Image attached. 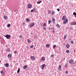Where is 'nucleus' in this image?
<instances>
[{
    "label": "nucleus",
    "mask_w": 76,
    "mask_h": 76,
    "mask_svg": "<svg viewBox=\"0 0 76 76\" xmlns=\"http://www.w3.org/2000/svg\"><path fill=\"white\" fill-rule=\"evenodd\" d=\"M30 59L31 60H34L35 59V57L34 56H30Z\"/></svg>",
    "instance_id": "f257e3e1"
},
{
    "label": "nucleus",
    "mask_w": 76,
    "mask_h": 76,
    "mask_svg": "<svg viewBox=\"0 0 76 76\" xmlns=\"http://www.w3.org/2000/svg\"><path fill=\"white\" fill-rule=\"evenodd\" d=\"M10 35H9V34H7L6 35L5 37L7 38V39H9L10 38Z\"/></svg>",
    "instance_id": "f03ea898"
},
{
    "label": "nucleus",
    "mask_w": 76,
    "mask_h": 76,
    "mask_svg": "<svg viewBox=\"0 0 76 76\" xmlns=\"http://www.w3.org/2000/svg\"><path fill=\"white\" fill-rule=\"evenodd\" d=\"M45 64H42L41 66V67L42 69V70H43L44 69V68L45 67Z\"/></svg>",
    "instance_id": "7ed1b4c3"
},
{
    "label": "nucleus",
    "mask_w": 76,
    "mask_h": 76,
    "mask_svg": "<svg viewBox=\"0 0 76 76\" xmlns=\"http://www.w3.org/2000/svg\"><path fill=\"white\" fill-rule=\"evenodd\" d=\"M67 21H68V20H67V19H65L63 23H64V24H65V23H66L67 22Z\"/></svg>",
    "instance_id": "20e7f679"
},
{
    "label": "nucleus",
    "mask_w": 76,
    "mask_h": 76,
    "mask_svg": "<svg viewBox=\"0 0 76 76\" xmlns=\"http://www.w3.org/2000/svg\"><path fill=\"white\" fill-rule=\"evenodd\" d=\"M76 25V22H74L73 23H71V25Z\"/></svg>",
    "instance_id": "39448f33"
},
{
    "label": "nucleus",
    "mask_w": 76,
    "mask_h": 76,
    "mask_svg": "<svg viewBox=\"0 0 76 76\" xmlns=\"http://www.w3.org/2000/svg\"><path fill=\"white\" fill-rule=\"evenodd\" d=\"M73 60L72 59L70 60L69 61V63H71V64H72V63H73Z\"/></svg>",
    "instance_id": "423d86ee"
},
{
    "label": "nucleus",
    "mask_w": 76,
    "mask_h": 76,
    "mask_svg": "<svg viewBox=\"0 0 76 76\" xmlns=\"http://www.w3.org/2000/svg\"><path fill=\"white\" fill-rule=\"evenodd\" d=\"M4 66L6 67H9V64L6 63L5 64Z\"/></svg>",
    "instance_id": "0eeeda50"
},
{
    "label": "nucleus",
    "mask_w": 76,
    "mask_h": 76,
    "mask_svg": "<svg viewBox=\"0 0 76 76\" xmlns=\"http://www.w3.org/2000/svg\"><path fill=\"white\" fill-rule=\"evenodd\" d=\"M58 70L61 71V65H59L58 67Z\"/></svg>",
    "instance_id": "6e6552de"
},
{
    "label": "nucleus",
    "mask_w": 76,
    "mask_h": 76,
    "mask_svg": "<svg viewBox=\"0 0 76 76\" xmlns=\"http://www.w3.org/2000/svg\"><path fill=\"white\" fill-rule=\"evenodd\" d=\"M28 8H31L32 7V5L31 4H29L28 5Z\"/></svg>",
    "instance_id": "1a4fd4ad"
},
{
    "label": "nucleus",
    "mask_w": 76,
    "mask_h": 76,
    "mask_svg": "<svg viewBox=\"0 0 76 76\" xmlns=\"http://www.w3.org/2000/svg\"><path fill=\"white\" fill-rule=\"evenodd\" d=\"M11 57H12V55L10 54H9V55H8V56H7V57L8 58H11Z\"/></svg>",
    "instance_id": "9d476101"
},
{
    "label": "nucleus",
    "mask_w": 76,
    "mask_h": 76,
    "mask_svg": "<svg viewBox=\"0 0 76 76\" xmlns=\"http://www.w3.org/2000/svg\"><path fill=\"white\" fill-rule=\"evenodd\" d=\"M42 60L43 61H44L45 60V58L44 57H43L42 58H41Z\"/></svg>",
    "instance_id": "9b49d317"
},
{
    "label": "nucleus",
    "mask_w": 76,
    "mask_h": 76,
    "mask_svg": "<svg viewBox=\"0 0 76 76\" xmlns=\"http://www.w3.org/2000/svg\"><path fill=\"white\" fill-rule=\"evenodd\" d=\"M34 24H35L34 23H32L30 25L31 27H32V26H33L34 25Z\"/></svg>",
    "instance_id": "f8f14e48"
},
{
    "label": "nucleus",
    "mask_w": 76,
    "mask_h": 76,
    "mask_svg": "<svg viewBox=\"0 0 76 76\" xmlns=\"http://www.w3.org/2000/svg\"><path fill=\"white\" fill-rule=\"evenodd\" d=\"M66 48H69V47L70 45H69V44H67V45H66Z\"/></svg>",
    "instance_id": "ddd939ff"
},
{
    "label": "nucleus",
    "mask_w": 76,
    "mask_h": 76,
    "mask_svg": "<svg viewBox=\"0 0 76 76\" xmlns=\"http://www.w3.org/2000/svg\"><path fill=\"white\" fill-rule=\"evenodd\" d=\"M20 72V68H18V70L17 71V74H18Z\"/></svg>",
    "instance_id": "4468645a"
},
{
    "label": "nucleus",
    "mask_w": 76,
    "mask_h": 76,
    "mask_svg": "<svg viewBox=\"0 0 76 76\" xmlns=\"http://www.w3.org/2000/svg\"><path fill=\"white\" fill-rule=\"evenodd\" d=\"M56 47H57V46H56V45H53V49H55V48H56Z\"/></svg>",
    "instance_id": "2eb2a0df"
},
{
    "label": "nucleus",
    "mask_w": 76,
    "mask_h": 76,
    "mask_svg": "<svg viewBox=\"0 0 76 76\" xmlns=\"http://www.w3.org/2000/svg\"><path fill=\"white\" fill-rule=\"evenodd\" d=\"M4 18L5 19H7V17L6 16H4Z\"/></svg>",
    "instance_id": "dca6fc26"
},
{
    "label": "nucleus",
    "mask_w": 76,
    "mask_h": 76,
    "mask_svg": "<svg viewBox=\"0 0 76 76\" xmlns=\"http://www.w3.org/2000/svg\"><path fill=\"white\" fill-rule=\"evenodd\" d=\"M52 21L53 23H54V22H55V19H54V18H52Z\"/></svg>",
    "instance_id": "f3484780"
},
{
    "label": "nucleus",
    "mask_w": 76,
    "mask_h": 76,
    "mask_svg": "<svg viewBox=\"0 0 76 76\" xmlns=\"http://www.w3.org/2000/svg\"><path fill=\"white\" fill-rule=\"evenodd\" d=\"M23 68H24V69H26V68H27V65H25L23 67Z\"/></svg>",
    "instance_id": "a211bd4d"
},
{
    "label": "nucleus",
    "mask_w": 76,
    "mask_h": 76,
    "mask_svg": "<svg viewBox=\"0 0 76 76\" xmlns=\"http://www.w3.org/2000/svg\"><path fill=\"white\" fill-rule=\"evenodd\" d=\"M46 47L48 48L49 47V46H50V45L49 44H47L46 45Z\"/></svg>",
    "instance_id": "6ab92c4d"
},
{
    "label": "nucleus",
    "mask_w": 76,
    "mask_h": 76,
    "mask_svg": "<svg viewBox=\"0 0 76 76\" xmlns=\"http://www.w3.org/2000/svg\"><path fill=\"white\" fill-rule=\"evenodd\" d=\"M54 13H55V12L54 11H53L52 13V15H54Z\"/></svg>",
    "instance_id": "aec40b11"
},
{
    "label": "nucleus",
    "mask_w": 76,
    "mask_h": 76,
    "mask_svg": "<svg viewBox=\"0 0 76 76\" xmlns=\"http://www.w3.org/2000/svg\"><path fill=\"white\" fill-rule=\"evenodd\" d=\"M17 53H18V51H15L14 52V53L15 54H16Z\"/></svg>",
    "instance_id": "412c9836"
},
{
    "label": "nucleus",
    "mask_w": 76,
    "mask_h": 76,
    "mask_svg": "<svg viewBox=\"0 0 76 76\" xmlns=\"http://www.w3.org/2000/svg\"><path fill=\"white\" fill-rule=\"evenodd\" d=\"M6 51H7V52H9L10 51V49L7 48V49H6Z\"/></svg>",
    "instance_id": "4be33fe9"
},
{
    "label": "nucleus",
    "mask_w": 76,
    "mask_h": 76,
    "mask_svg": "<svg viewBox=\"0 0 76 76\" xmlns=\"http://www.w3.org/2000/svg\"><path fill=\"white\" fill-rule=\"evenodd\" d=\"M7 27H8V28H9V27H10V24H8L7 25Z\"/></svg>",
    "instance_id": "5701e85b"
},
{
    "label": "nucleus",
    "mask_w": 76,
    "mask_h": 76,
    "mask_svg": "<svg viewBox=\"0 0 76 76\" xmlns=\"http://www.w3.org/2000/svg\"><path fill=\"white\" fill-rule=\"evenodd\" d=\"M42 2V1H39L37 2V4H39L40 3H41Z\"/></svg>",
    "instance_id": "b1692460"
},
{
    "label": "nucleus",
    "mask_w": 76,
    "mask_h": 76,
    "mask_svg": "<svg viewBox=\"0 0 76 76\" xmlns=\"http://www.w3.org/2000/svg\"><path fill=\"white\" fill-rule=\"evenodd\" d=\"M51 13V11L50 10H49L48 11V13H49V14H50Z\"/></svg>",
    "instance_id": "393cba45"
},
{
    "label": "nucleus",
    "mask_w": 76,
    "mask_h": 76,
    "mask_svg": "<svg viewBox=\"0 0 76 76\" xmlns=\"http://www.w3.org/2000/svg\"><path fill=\"white\" fill-rule=\"evenodd\" d=\"M26 21L27 22H29V21H30V20L29 19H26Z\"/></svg>",
    "instance_id": "a878e982"
},
{
    "label": "nucleus",
    "mask_w": 76,
    "mask_h": 76,
    "mask_svg": "<svg viewBox=\"0 0 76 76\" xmlns=\"http://www.w3.org/2000/svg\"><path fill=\"white\" fill-rule=\"evenodd\" d=\"M23 37L22 36V35H20L19 36V38H22Z\"/></svg>",
    "instance_id": "bb28decb"
},
{
    "label": "nucleus",
    "mask_w": 76,
    "mask_h": 76,
    "mask_svg": "<svg viewBox=\"0 0 76 76\" xmlns=\"http://www.w3.org/2000/svg\"><path fill=\"white\" fill-rule=\"evenodd\" d=\"M27 42L28 43H30V42H31V41L29 39H28L27 40Z\"/></svg>",
    "instance_id": "cd10ccee"
},
{
    "label": "nucleus",
    "mask_w": 76,
    "mask_h": 76,
    "mask_svg": "<svg viewBox=\"0 0 76 76\" xmlns=\"http://www.w3.org/2000/svg\"><path fill=\"white\" fill-rule=\"evenodd\" d=\"M56 26L57 27H60V25H59V24H56Z\"/></svg>",
    "instance_id": "c85d7f7f"
},
{
    "label": "nucleus",
    "mask_w": 76,
    "mask_h": 76,
    "mask_svg": "<svg viewBox=\"0 0 76 76\" xmlns=\"http://www.w3.org/2000/svg\"><path fill=\"white\" fill-rule=\"evenodd\" d=\"M69 50H67L66 51V53H69Z\"/></svg>",
    "instance_id": "c756f323"
},
{
    "label": "nucleus",
    "mask_w": 76,
    "mask_h": 76,
    "mask_svg": "<svg viewBox=\"0 0 76 76\" xmlns=\"http://www.w3.org/2000/svg\"><path fill=\"white\" fill-rule=\"evenodd\" d=\"M65 17H64V16H63L62 18V19L63 20H64V18H65Z\"/></svg>",
    "instance_id": "7c9ffc66"
},
{
    "label": "nucleus",
    "mask_w": 76,
    "mask_h": 76,
    "mask_svg": "<svg viewBox=\"0 0 76 76\" xmlns=\"http://www.w3.org/2000/svg\"><path fill=\"white\" fill-rule=\"evenodd\" d=\"M33 47H34V45H31L30 46V48H32Z\"/></svg>",
    "instance_id": "2f4dec72"
},
{
    "label": "nucleus",
    "mask_w": 76,
    "mask_h": 76,
    "mask_svg": "<svg viewBox=\"0 0 76 76\" xmlns=\"http://www.w3.org/2000/svg\"><path fill=\"white\" fill-rule=\"evenodd\" d=\"M66 37H67V36L66 35H65L64 37V39H65L66 38Z\"/></svg>",
    "instance_id": "473e14b6"
},
{
    "label": "nucleus",
    "mask_w": 76,
    "mask_h": 76,
    "mask_svg": "<svg viewBox=\"0 0 76 76\" xmlns=\"http://www.w3.org/2000/svg\"><path fill=\"white\" fill-rule=\"evenodd\" d=\"M73 15H76V13L74 12L73 13Z\"/></svg>",
    "instance_id": "72a5a7b5"
},
{
    "label": "nucleus",
    "mask_w": 76,
    "mask_h": 76,
    "mask_svg": "<svg viewBox=\"0 0 76 76\" xmlns=\"http://www.w3.org/2000/svg\"><path fill=\"white\" fill-rule=\"evenodd\" d=\"M46 25V23H44L43 24V26H45Z\"/></svg>",
    "instance_id": "f704fd0d"
},
{
    "label": "nucleus",
    "mask_w": 76,
    "mask_h": 76,
    "mask_svg": "<svg viewBox=\"0 0 76 76\" xmlns=\"http://www.w3.org/2000/svg\"><path fill=\"white\" fill-rule=\"evenodd\" d=\"M50 22H51V21L50 20H49L48 21V24H50Z\"/></svg>",
    "instance_id": "c9c22d12"
},
{
    "label": "nucleus",
    "mask_w": 76,
    "mask_h": 76,
    "mask_svg": "<svg viewBox=\"0 0 76 76\" xmlns=\"http://www.w3.org/2000/svg\"><path fill=\"white\" fill-rule=\"evenodd\" d=\"M51 56L52 57H54V55H53V54L51 55Z\"/></svg>",
    "instance_id": "e433bc0d"
},
{
    "label": "nucleus",
    "mask_w": 76,
    "mask_h": 76,
    "mask_svg": "<svg viewBox=\"0 0 76 76\" xmlns=\"http://www.w3.org/2000/svg\"><path fill=\"white\" fill-rule=\"evenodd\" d=\"M52 32L53 33H54V32H55V31H54V30H53L52 31Z\"/></svg>",
    "instance_id": "4c0bfd02"
},
{
    "label": "nucleus",
    "mask_w": 76,
    "mask_h": 76,
    "mask_svg": "<svg viewBox=\"0 0 76 76\" xmlns=\"http://www.w3.org/2000/svg\"><path fill=\"white\" fill-rule=\"evenodd\" d=\"M34 38H37V36H36L34 37Z\"/></svg>",
    "instance_id": "58836bf2"
},
{
    "label": "nucleus",
    "mask_w": 76,
    "mask_h": 76,
    "mask_svg": "<svg viewBox=\"0 0 76 76\" xmlns=\"http://www.w3.org/2000/svg\"><path fill=\"white\" fill-rule=\"evenodd\" d=\"M67 64H66L65 65V67H67Z\"/></svg>",
    "instance_id": "ea45409f"
},
{
    "label": "nucleus",
    "mask_w": 76,
    "mask_h": 76,
    "mask_svg": "<svg viewBox=\"0 0 76 76\" xmlns=\"http://www.w3.org/2000/svg\"><path fill=\"white\" fill-rule=\"evenodd\" d=\"M57 10H58V12H59L60 11V10L58 9H57Z\"/></svg>",
    "instance_id": "a19ab883"
},
{
    "label": "nucleus",
    "mask_w": 76,
    "mask_h": 76,
    "mask_svg": "<svg viewBox=\"0 0 76 76\" xmlns=\"http://www.w3.org/2000/svg\"><path fill=\"white\" fill-rule=\"evenodd\" d=\"M71 44H73V41H72L71 42Z\"/></svg>",
    "instance_id": "79ce46f5"
},
{
    "label": "nucleus",
    "mask_w": 76,
    "mask_h": 76,
    "mask_svg": "<svg viewBox=\"0 0 76 76\" xmlns=\"http://www.w3.org/2000/svg\"><path fill=\"white\" fill-rule=\"evenodd\" d=\"M52 30H54V28H52Z\"/></svg>",
    "instance_id": "37998d69"
},
{
    "label": "nucleus",
    "mask_w": 76,
    "mask_h": 76,
    "mask_svg": "<svg viewBox=\"0 0 76 76\" xmlns=\"http://www.w3.org/2000/svg\"><path fill=\"white\" fill-rule=\"evenodd\" d=\"M65 73H68V71H66L65 72Z\"/></svg>",
    "instance_id": "c03bdc74"
},
{
    "label": "nucleus",
    "mask_w": 76,
    "mask_h": 76,
    "mask_svg": "<svg viewBox=\"0 0 76 76\" xmlns=\"http://www.w3.org/2000/svg\"><path fill=\"white\" fill-rule=\"evenodd\" d=\"M1 73L2 74V73H3V71H1Z\"/></svg>",
    "instance_id": "a18cd8bd"
},
{
    "label": "nucleus",
    "mask_w": 76,
    "mask_h": 76,
    "mask_svg": "<svg viewBox=\"0 0 76 76\" xmlns=\"http://www.w3.org/2000/svg\"><path fill=\"white\" fill-rule=\"evenodd\" d=\"M33 10H31V12H33Z\"/></svg>",
    "instance_id": "49530a36"
},
{
    "label": "nucleus",
    "mask_w": 76,
    "mask_h": 76,
    "mask_svg": "<svg viewBox=\"0 0 76 76\" xmlns=\"http://www.w3.org/2000/svg\"><path fill=\"white\" fill-rule=\"evenodd\" d=\"M74 16L75 17V18H76V14L74 15Z\"/></svg>",
    "instance_id": "de8ad7c7"
},
{
    "label": "nucleus",
    "mask_w": 76,
    "mask_h": 76,
    "mask_svg": "<svg viewBox=\"0 0 76 76\" xmlns=\"http://www.w3.org/2000/svg\"><path fill=\"white\" fill-rule=\"evenodd\" d=\"M43 29H45V28L44 27Z\"/></svg>",
    "instance_id": "09e8293b"
},
{
    "label": "nucleus",
    "mask_w": 76,
    "mask_h": 76,
    "mask_svg": "<svg viewBox=\"0 0 76 76\" xmlns=\"http://www.w3.org/2000/svg\"><path fill=\"white\" fill-rule=\"evenodd\" d=\"M65 60V58H64L63 59V60Z\"/></svg>",
    "instance_id": "8fccbe9b"
},
{
    "label": "nucleus",
    "mask_w": 76,
    "mask_h": 76,
    "mask_svg": "<svg viewBox=\"0 0 76 76\" xmlns=\"http://www.w3.org/2000/svg\"><path fill=\"white\" fill-rule=\"evenodd\" d=\"M6 47H7V45H6Z\"/></svg>",
    "instance_id": "3c124183"
},
{
    "label": "nucleus",
    "mask_w": 76,
    "mask_h": 76,
    "mask_svg": "<svg viewBox=\"0 0 76 76\" xmlns=\"http://www.w3.org/2000/svg\"><path fill=\"white\" fill-rule=\"evenodd\" d=\"M34 10H35V9H34Z\"/></svg>",
    "instance_id": "603ef678"
},
{
    "label": "nucleus",
    "mask_w": 76,
    "mask_h": 76,
    "mask_svg": "<svg viewBox=\"0 0 76 76\" xmlns=\"http://www.w3.org/2000/svg\"><path fill=\"white\" fill-rule=\"evenodd\" d=\"M1 61H0V63H1Z\"/></svg>",
    "instance_id": "864d4df0"
},
{
    "label": "nucleus",
    "mask_w": 76,
    "mask_h": 76,
    "mask_svg": "<svg viewBox=\"0 0 76 76\" xmlns=\"http://www.w3.org/2000/svg\"><path fill=\"white\" fill-rule=\"evenodd\" d=\"M23 24H24V23H23Z\"/></svg>",
    "instance_id": "5fc2aeb1"
},
{
    "label": "nucleus",
    "mask_w": 76,
    "mask_h": 76,
    "mask_svg": "<svg viewBox=\"0 0 76 76\" xmlns=\"http://www.w3.org/2000/svg\"><path fill=\"white\" fill-rule=\"evenodd\" d=\"M31 34H32V33H31Z\"/></svg>",
    "instance_id": "6e6d98bb"
},
{
    "label": "nucleus",
    "mask_w": 76,
    "mask_h": 76,
    "mask_svg": "<svg viewBox=\"0 0 76 76\" xmlns=\"http://www.w3.org/2000/svg\"><path fill=\"white\" fill-rule=\"evenodd\" d=\"M31 34H32V33H31Z\"/></svg>",
    "instance_id": "4d7b16f0"
}]
</instances>
